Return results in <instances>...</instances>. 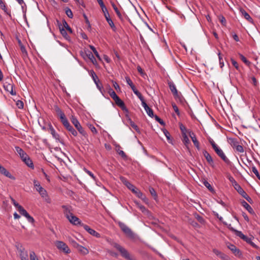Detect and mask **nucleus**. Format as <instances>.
I'll return each mask as SVG.
<instances>
[{"instance_id":"1","label":"nucleus","mask_w":260,"mask_h":260,"mask_svg":"<svg viewBox=\"0 0 260 260\" xmlns=\"http://www.w3.org/2000/svg\"><path fill=\"white\" fill-rule=\"evenodd\" d=\"M62 208L63 209V212L66 217L72 224L75 225H80L81 226V224H83L77 217L71 212L69 207L63 205L62 206Z\"/></svg>"},{"instance_id":"2","label":"nucleus","mask_w":260,"mask_h":260,"mask_svg":"<svg viewBox=\"0 0 260 260\" xmlns=\"http://www.w3.org/2000/svg\"><path fill=\"white\" fill-rule=\"evenodd\" d=\"M121 180H122L125 186L131 190L133 193H134L138 198L145 200L146 198V197L143 194V193L138 188H137L134 185L131 183L129 181L125 179L124 178H122Z\"/></svg>"},{"instance_id":"3","label":"nucleus","mask_w":260,"mask_h":260,"mask_svg":"<svg viewBox=\"0 0 260 260\" xmlns=\"http://www.w3.org/2000/svg\"><path fill=\"white\" fill-rule=\"evenodd\" d=\"M113 246L120 252L121 256L125 259L127 260H136L135 257L130 255V254L126 249H125L118 243H114Z\"/></svg>"},{"instance_id":"4","label":"nucleus","mask_w":260,"mask_h":260,"mask_svg":"<svg viewBox=\"0 0 260 260\" xmlns=\"http://www.w3.org/2000/svg\"><path fill=\"white\" fill-rule=\"evenodd\" d=\"M33 183L36 190L40 193V196L46 201H47L48 199L49 200L47 191L41 186L39 182L36 180H34Z\"/></svg>"},{"instance_id":"5","label":"nucleus","mask_w":260,"mask_h":260,"mask_svg":"<svg viewBox=\"0 0 260 260\" xmlns=\"http://www.w3.org/2000/svg\"><path fill=\"white\" fill-rule=\"evenodd\" d=\"M4 88L6 91L9 92L12 95H15L16 93L13 90L14 84L11 79L8 78L5 80Z\"/></svg>"},{"instance_id":"6","label":"nucleus","mask_w":260,"mask_h":260,"mask_svg":"<svg viewBox=\"0 0 260 260\" xmlns=\"http://www.w3.org/2000/svg\"><path fill=\"white\" fill-rule=\"evenodd\" d=\"M118 225L122 231L129 238H134L135 237L134 234L131 229L127 226L124 223L119 221L118 222Z\"/></svg>"},{"instance_id":"7","label":"nucleus","mask_w":260,"mask_h":260,"mask_svg":"<svg viewBox=\"0 0 260 260\" xmlns=\"http://www.w3.org/2000/svg\"><path fill=\"white\" fill-rule=\"evenodd\" d=\"M71 120L72 123L74 125L75 127L77 128L80 134L84 137L87 136V134L84 131V128L82 127L78 119L74 116H72Z\"/></svg>"},{"instance_id":"8","label":"nucleus","mask_w":260,"mask_h":260,"mask_svg":"<svg viewBox=\"0 0 260 260\" xmlns=\"http://www.w3.org/2000/svg\"><path fill=\"white\" fill-rule=\"evenodd\" d=\"M55 246L59 250H61L65 253H69L70 252V250L68 245L62 241H56Z\"/></svg>"},{"instance_id":"9","label":"nucleus","mask_w":260,"mask_h":260,"mask_svg":"<svg viewBox=\"0 0 260 260\" xmlns=\"http://www.w3.org/2000/svg\"><path fill=\"white\" fill-rule=\"evenodd\" d=\"M234 187L238 191V192L240 195H241L242 197L245 198L248 202L251 203L252 202V199L247 194V193L243 189V188L239 184H237Z\"/></svg>"},{"instance_id":"10","label":"nucleus","mask_w":260,"mask_h":260,"mask_svg":"<svg viewBox=\"0 0 260 260\" xmlns=\"http://www.w3.org/2000/svg\"><path fill=\"white\" fill-rule=\"evenodd\" d=\"M215 148L214 149L216 153L226 164H229L230 162L229 159L226 157L223 151L218 147L215 146Z\"/></svg>"},{"instance_id":"11","label":"nucleus","mask_w":260,"mask_h":260,"mask_svg":"<svg viewBox=\"0 0 260 260\" xmlns=\"http://www.w3.org/2000/svg\"><path fill=\"white\" fill-rule=\"evenodd\" d=\"M90 75L91 76L94 82L96 85L97 88L102 91V89L103 88L102 84L100 83V81L98 78V77L95 73V72L93 70H91L90 72Z\"/></svg>"},{"instance_id":"12","label":"nucleus","mask_w":260,"mask_h":260,"mask_svg":"<svg viewBox=\"0 0 260 260\" xmlns=\"http://www.w3.org/2000/svg\"><path fill=\"white\" fill-rule=\"evenodd\" d=\"M84 229L89 234L96 238H100L101 235L100 233L96 232L95 230L91 229L88 225L84 224H81Z\"/></svg>"},{"instance_id":"13","label":"nucleus","mask_w":260,"mask_h":260,"mask_svg":"<svg viewBox=\"0 0 260 260\" xmlns=\"http://www.w3.org/2000/svg\"><path fill=\"white\" fill-rule=\"evenodd\" d=\"M228 247L232 251L235 256L240 257L242 256V253L240 250L233 244H229Z\"/></svg>"},{"instance_id":"14","label":"nucleus","mask_w":260,"mask_h":260,"mask_svg":"<svg viewBox=\"0 0 260 260\" xmlns=\"http://www.w3.org/2000/svg\"><path fill=\"white\" fill-rule=\"evenodd\" d=\"M189 135L191 140L194 144V145L196 147V148L199 150L200 149V143L198 141L196 135L194 133L191 131L189 132Z\"/></svg>"},{"instance_id":"15","label":"nucleus","mask_w":260,"mask_h":260,"mask_svg":"<svg viewBox=\"0 0 260 260\" xmlns=\"http://www.w3.org/2000/svg\"><path fill=\"white\" fill-rule=\"evenodd\" d=\"M240 12L242 16H243L248 22L251 23V24H253V19L250 17V16L246 12L245 10L242 8L240 9Z\"/></svg>"},{"instance_id":"16","label":"nucleus","mask_w":260,"mask_h":260,"mask_svg":"<svg viewBox=\"0 0 260 260\" xmlns=\"http://www.w3.org/2000/svg\"><path fill=\"white\" fill-rule=\"evenodd\" d=\"M203 153L209 164L211 166L213 167L214 161L210 154L206 150H204Z\"/></svg>"},{"instance_id":"17","label":"nucleus","mask_w":260,"mask_h":260,"mask_svg":"<svg viewBox=\"0 0 260 260\" xmlns=\"http://www.w3.org/2000/svg\"><path fill=\"white\" fill-rule=\"evenodd\" d=\"M0 173L4 175V176L12 179L13 180H14L15 178L14 176H13L3 166H0Z\"/></svg>"},{"instance_id":"18","label":"nucleus","mask_w":260,"mask_h":260,"mask_svg":"<svg viewBox=\"0 0 260 260\" xmlns=\"http://www.w3.org/2000/svg\"><path fill=\"white\" fill-rule=\"evenodd\" d=\"M142 106L144 108L145 111L146 112L148 116H149L151 117H154L153 112L152 109H151L146 104V102H143V104H142Z\"/></svg>"},{"instance_id":"19","label":"nucleus","mask_w":260,"mask_h":260,"mask_svg":"<svg viewBox=\"0 0 260 260\" xmlns=\"http://www.w3.org/2000/svg\"><path fill=\"white\" fill-rule=\"evenodd\" d=\"M19 252L21 260H29L27 251L24 248H20L19 250Z\"/></svg>"},{"instance_id":"20","label":"nucleus","mask_w":260,"mask_h":260,"mask_svg":"<svg viewBox=\"0 0 260 260\" xmlns=\"http://www.w3.org/2000/svg\"><path fill=\"white\" fill-rule=\"evenodd\" d=\"M15 148L16 151L19 155L21 159H23V158L26 157L27 156V154L24 151V150L22 148H21L19 146H16Z\"/></svg>"},{"instance_id":"21","label":"nucleus","mask_w":260,"mask_h":260,"mask_svg":"<svg viewBox=\"0 0 260 260\" xmlns=\"http://www.w3.org/2000/svg\"><path fill=\"white\" fill-rule=\"evenodd\" d=\"M49 131L51 133V134L52 135L53 137L56 140L60 142V139H59V135L56 133L55 129L53 127V126L51 125H49Z\"/></svg>"},{"instance_id":"22","label":"nucleus","mask_w":260,"mask_h":260,"mask_svg":"<svg viewBox=\"0 0 260 260\" xmlns=\"http://www.w3.org/2000/svg\"><path fill=\"white\" fill-rule=\"evenodd\" d=\"M173 95L177 102H179L181 104L184 103L185 99L180 92H178L177 94L176 93Z\"/></svg>"},{"instance_id":"23","label":"nucleus","mask_w":260,"mask_h":260,"mask_svg":"<svg viewBox=\"0 0 260 260\" xmlns=\"http://www.w3.org/2000/svg\"><path fill=\"white\" fill-rule=\"evenodd\" d=\"M23 162H25V164L29 168H34V166L32 163V160L30 159L28 155H27L26 157L23 158L22 159Z\"/></svg>"},{"instance_id":"24","label":"nucleus","mask_w":260,"mask_h":260,"mask_svg":"<svg viewBox=\"0 0 260 260\" xmlns=\"http://www.w3.org/2000/svg\"><path fill=\"white\" fill-rule=\"evenodd\" d=\"M169 88L171 92H172L173 94L174 95L175 94H177V93L178 92L175 85L173 82L169 81L168 83Z\"/></svg>"},{"instance_id":"25","label":"nucleus","mask_w":260,"mask_h":260,"mask_svg":"<svg viewBox=\"0 0 260 260\" xmlns=\"http://www.w3.org/2000/svg\"><path fill=\"white\" fill-rule=\"evenodd\" d=\"M242 206L250 213H253L254 211L251 207L245 201H243L242 202Z\"/></svg>"},{"instance_id":"26","label":"nucleus","mask_w":260,"mask_h":260,"mask_svg":"<svg viewBox=\"0 0 260 260\" xmlns=\"http://www.w3.org/2000/svg\"><path fill=\"white\" fill-rule=\"evenodd\" d=\"M114 101L116 105L120 107L122 110H124L125 108L124 102L119 97L115 100Z\"/></svg>"},{"instance_id":"27","label":"nucleus","mask_w":260,"mask_h":260,"mask_svg":"<svg viewBox=\"0 0 260 260\" xmlns=\"http://www.w3.org/2000/svg\"><path fill=\"white\" fill-rule=\"evenodd\" d=\"M77 249L81 254L83 255H86L89 252L88 250L86 248L80 245L78 247H77Z\"/></svg>"},{"instance_id":"28","label":"nucleus","mask_w":260,"mask_h":260,"mask_svg":"<svg viewBox=\"0 0 260 260\" xmlns=\"http://www.w3.org/2000/svg\"><path fill=\"white\" fill-rule=\"evenodd\" d=\"M0 8L4 11L5 14L11 16V11L7 8L4 2H3L2 4H0Z\"/></svg>"},{"instance_id":"29","label":"nucleus","mask_w":260,"mask_h":260,"mask_svg":"<svg viewBox=\"0 0 260 260\" xmlns=\"http://www.w3.org/2000/svg\"><path fill=\"white\" fill-rule=\"evenodd\" d=\"M106 20L107 21L109 25H110V26L111 27V28H112V29L113 30V31L116 32L117 28L111 18H107L106 19Z\"/></svg>"},{"instance_id":"30","label":"nucleus","mask_w":260,"mask_h":260,"mask_svg":"<svg viewBox=\"0 0 260 260\" xmlns=\"http://www.w3.org/2000/svg\"><path fill=\"white\" fill-rule=\"evenodd\" d=\"M86 54L87 57L93 64H95L96 62V59L92 52H91L90 51H88V52L86 53Z\"/></svg>"},{"instance_id":"31","label":"nucleus","mask_w":260,"mask_h":260,"mask_svg":"<svg viewBox=\"0 0 260 260\" xmlns=\"http://www.w3.org/2000/svg\"><path fill=\"white\" fill-rule=\"evenodd\" d=\"M182 136H183L182 141H183L184 144L185 145V146L187 148H188V145L190 143V141H189L188 138L187 137L186 134H184V135H183Z\"/></svg>"},{"instance_id":"32","label":"nucleus","mask_w":260,"mask_h":260,"mask_svg":"<svg viewBox=\"0 0 260 260\" xmlns=\"http://www.w3.org/2000/svg\"><path fill=\"white\" fill-rule=\"evenodd\" d=\"M101 10L104 14L105 19L110 17L108 11L105 6L101 8Z\"/></svg>"},{"instance_id":"33","label":"nucleus","mask_w":260,"mask_h":260,"mask_svg":"<svg viewBox=\"0 0 260 260\" xmlns=\"http://www.w3.org/2000/svg\"><path fill=\"white\" fill-rule=\"evenodd\" d=\"M109 94H110V96L114 100H116L117 98H118L115 92L112 89L110 88L109 91Z\"/></svg>"},{"instance_id":"34","label":"nucleus","mask_w":260,"mask_h":260,"mask_svg":"<svg viewBox=\"0 0 260 260\" xmlns=\"http://www.w3.org/2000/svg\"><path fill=\"white\" fill-rule=\"evenodd\" d=\"M231 230L234 231L236 235V236L239 237L240 238L242 239V238L244 236V235L242 233L241 231H239L238 230H236L234 229L233 228H229Z\"/></svg>"},{"instance_id":"35","label":"nucleus","mask_w":260,"mask_h":260,"mask_svg":"<svg viewBox=\"0 0 260 260\" xmlns=\"http://www.w3.org/2000/svg\"><path fill=\"white\" fill-rule=\"evenodd\" d=\"M227 178L229 180V181L231 182V183L232 184V185L235 187L237 184H238L237 181L235 180V179L231 175H228L227 176Z\"/></svg>"},{"instance_id":"36","label":"nucleus","mask_w":260,"mask_h":260,"mask_svg":"<svg viewBox=\"0 0 260 260\" xmlns=\"http://www.w3.org/2000/svg\"><path fill=\"white\" fill-rule=\"evenodd\" d=\"M241 59L248 66H250L251 62L248 60L246 58L241 54H239Z\"/></svg>"},{"instance_id":"37","label":"nucleus","mask_w":260,"mask_h":260,"mask_svg":"<svg viewBox=\"0 0 260 260\" xmlns=\"http://www.w3.org/2000/svg\"><path fill=\"white\" fill-rule=\"evenodd\" d=\"M59 30H60V33L62 35V36L66 39H68L69 37H68L67 33L66 32V30L64 28V27L59 26Z\"/></svg>"},{"instance_id":"38","label":"nucleus","mask_w":260,"mask_h":260,"mask_svg":"<svg viewBox=\"0 0 260 260\" xmlns=\"http://www.w3.org/2000/svg\"><path fill=\"white\" fill-rule=\"evenodd\" d=\"M59 118L63 126L69 122L64 114L60 116Z\"/></svg>"},{"instance_id":"39","label":"nucleus","mask_w":260,"mask_h":260,"mask_svg":"<svg viewBox=\"0 0 260 260\" xmlns=\"http://www.w3.org/2000/svg\"><path fill=\"white\" fill-rule=\"evenodd\" d=\"M62 23H63V26H62L61 27H63L64 29L66 28L70 33H72V29L69 26L68 23L65 20L63 21Z\"/></svg>"},{"instance_id":"40","label":"nucleus","mask_w":260,"mask_h":260,"mask_svg":"<svg viewBox=\"0 0 260 260\" xmlns=\"http://www.w3.org/2000/svg\"><path fill=\"white\" fill-rule=\"evenodd\" d=\"M218 58H219L220 67L221 68H222L224 66V62H223V58L222 57V55H221V53L220 52H219L218 53Z\"/></svg>"},{"instance_id":"41","label":"nucleus","mask_w":260,"mask_h":260,"mask_svg":"<svg viewBox=\"0 0 260 260\" xmlns=\"http://www.w3.org/2000/svg\"><path fill=\"white\" fill-rule=\"evenodd\" d=\"M55 110L59 117L61 116L62 115L64 114L62 110L57 106H55Z\"/></svg>"},{"instance_id":"42","label":"nucleus","mask_w":260,"mask_h":260,"mask_svg":"<svg viewBox=\"0 0 260 260\" xmlns=\"http://www.w3.org/2000/svg\"><path fill=\"white\" fill-rule=\"evenodd\" d=\"M55 110L59 117L61 116L62 115L64 114L62 110L57 106H55Z\"/></svg>"},{"instance_id":"43","label":"nucleus","mask_w":260,"mask_h":260,"mask_svg":"<svg viewBox=\"0 0 260 260\" xmlns=\"http://www.w3.org/2000/svg\"><path fill=\"white\" fill-rule=\"evenodd\" d=\"M89 47L92 50V51H93V52L94 53L95 55L96 56V57L98 58L99 59H101L100 55H99V53L98 52V51H96L95 48L92 45H90Z\"/></svg>"},{"instance_id":"44","label":"nucleus","mask_w":260,"mask_h":260,"mask_svg":"<svg viewBox=\"0 0 260 260\" xmlns=\"http://www.w3.org/2000/svg\"><path fill=\"white\" fill-rule=\"evenodd\" d=\"M20 214L25 216L28 213L21 206L19 207V209L18 210Z\"/></svg>"},{"instance_id":"45","label":"nucleus","mask_w":260,"mask_h":260,"mask_svg":"<svg viewBox=\"0 0 260 260\" xmlns=\"http://www.w3.org/2000/svg\"><path fill=\"white\" fill-rule=\"evenodd\" d=\"M83 170L87 174H88L94 180H96V177L94 175V174L90 172V171L88 170L86 168H84Z\"/></svg>"},{"instance_id":"46","label":"nucleus","mask_w":260,"mask_h":260,"mask_svg":"<svg viewBox=\"0 0 260 260\" xmlns=\"http://www.w3.org/2000/svg\"><path fill=\"white\" fill-rule=\"evenodd\" d=\"M30 260H39L34 251H32L30 252Z\"/></svg>"},{"instance_id":"47","label":"nucleus","mask_w":260,"mask_h":260,"mask_svg":"<svg viewBox=\"0 0 260 260\" xmlns=\"http://www.w3.org/2000/svg\"><path fill=\"white\" fill-rule=\"evenodd\" d=\"M149 190L150 194L153 197H154V199H156V198L157 197V194H156V192L155 189L153 188L150 187L149 188Z\"/></svg>"},{"instance_id":"48","label":"nucleus","mask_w":260,"mask_h":260,"mask_svg":"<svg viewBox=\"0 0 260 260\" xmlns=\"http://www.w3.org/2000/svg\"><path fill=\"white\" fill-rule=\"evenodd\" d=\"M66 13L67 15L69 18H73V13H72V12L70 8H66Z\"/></svg>"},{"instance_id":"49","label":"nucleus","mask_w":260,"mask_h":260,"mask_svg":"<svg viewBox=\"0 0 260 260\" xmlns=\"http://www.w3.org/2000/svg\"><path fill=\"white\" fill-rule=\"evenodd\" d=\"M203 183L204 185L210 190V191H213V189L210 184L207 181L205 180L203 182Z\"/></svg>"},{"instance_id":"50","label":"nucleus","mask_w":260,"mask_h":260,"mask_svg":"<svg viewBox=\"0 0 260 260\" xmlns=\"http://www.w3.org/2000/svg\"><path fill=\"white\" fill-rule=\"evenodd\" d=\"M236 150L237 152L240 153H243L244 152V148L243 146L241 145H238L237 146H236Z\"/></svg>"},{"instance_id":"51","label":"nucleus","mask_w":260,"mask_h":260,"mask_svg":"<svg viewBox=\"0 0 260 260\" xmlns=\"http://www.w3.org/2000/svg\"><path fill=\"white\" fill-rule=\"evenodd\" d=\"M20 49H21V51L23 54V55L24 57H26L27 56V51H26V50L25 48V47L23 46V45H21L20 46Z\"/></svg>"},{"instance_id":"52","label":"nucleus","mask_w":260,"mask_h":260,"mask_svg":"<svg viewBox=\"0 0 260 260\" xmlns=\"http://www.w3.org/2000/svg\"><path fill=\"white\" fill-rule=\"evenodd\" d=\"M110 3L111 4V6H112V8L114 10L116 14H117L120 13V11H119L118 8L116 6V5L114 4V3L113 2H112V1H111Z\"/></svg>"},{"instance_id":"53","label":"nucleus","mask_w":260,"mask_h":260,"mask_svg":"<svg viewBox=\"0 0 260 260\" xmlns=\"http://www.w3.org/2000/svg\"><path fill=\"white\" fill-rule=\"evenodd\" d=\"M25 217L26 218V219H27L28 221L30 222V223H34V221H35V220L34 219V218L31 216L28 213H27L25 216Z\"/></svg>"},{"instance_id":"54","label":"nucleus","mask_w":260,"mask_h":260,"mask_svg":"<svg viewBox=\"0 0 260 260\" xmlns=\"http://www.w3.org/2000/svg\"><path fill=\"white\" fill-rule=\"evenodd\" d=\"M252 171L253 173L256 176V177L258 179H260V175L255 167H253L252 168Z\"/></svg>"},{"instance_id":"55","label":"nucleus","mask_w":260,"mask_h":260,"mask_svg":"<svg viewBox=\"0 0 260 260\" xmlns=\"http://www.w3.org/2000/svg\"><path fill=\"white\" fill-rule=\"evenodd\" d=\"M231 60L232 64L234 66V67L237 70H239V65H238V63H237V62L235 60H234L233 58H231Z\"/></svg>"},{"instance_id":"56","label":"nucleus","mask_w":260,"mask_h":260,"mask_svg":"<svg viewBox=\"0 0 260 260\" xmlns=\"http://www.w3.org/2000/svg\"><path fill=\"white\" fill-rule=\"evenodd\" d=\"M16 105L19 109H22L24 106V104L22 101L18 100L16 102Z\"/></svg>"},{"instance_id":"57","label":"nucleus","mask_w":260,"mask_h":260,"mask_svg":"<svg viewBox=\"0 0 260 260\" xmlns=\"http://www.w3.org/2000/svg\"><path fill=\"white\" fill-rule=\"evenodd\" d=\"M88 127L93 134H96L97 133L96 129L92 124H89Z\"/></svg>"},{"instance_id":"58","label":"nucleus","mask_w":260,"mask_h":260,"mask_svg":"<svg viewBox=\"0 0 260 260\" xmlns=\"http://www.w3.org/2000/svg\"><path fill=\"white\" fill-rule=\"evenodd\" d=\"M137 70L142 77H144L146 75V74L144 73L143 69L140 66H138L137 67Z\"/></svg>"},{"instance_id":"59","label":"nucleus","mask_w":260,"mask_h":260,"mask_svg":"<svg viewBox=\"0 0 260 260\" xmlns=\"http://www.w3.org/2000/svg\"><path fill=\"white\" fill-rule=\"evenodd\" d=\"M180 129L182 133V135H184V134H186V128L185 126H184L182 124H180Z\"/></svg>"},{"instance_id":"60","label":"nucleus","mask_w":260,"mask_h":260,"mask_svg":"<svg viewBox=\"0 0 260 260\" xmlns=\"http://www.w3.org/2000/svg\"><path fill=\"white\" fill-rule=\"evenodd\" d=\"M125 80H126V82L127 83V84H128L130 86V87L134 85V84H133L132 81L131 80V79H130V78L129 77H128V76L125 77Z\"/></svg>"},{"instance_id":"61","label":"nucleus","mask_w":260,"mask_h":260,"mask_svg":"<svg viewBox=\"0 0 260 260\" xmlns=\"http://www.w3.org/2000/svg\"><path fill=\"white\" fill-rule=\"evenodd\" d=\"M71 244H72V245L77 248V247H78L79 245V244L78 243H77L73 239H70L69 240Z\"/></svg>"},{"instance_id":"62","label":"nucleus","mask_w":260,"mask_h":260,"mask_svg":"<svg viewBox=\"0 0 260 260\" xmlns=\"http://www.w3.org/2000/svg\"><path fill=\"white\" fill-rule=\"evenodd\" d=\"M247 243L249 244L251 246H252L254 248H257V246L252 241V240L251 238H249L246 241Z\"/></svg>"},{"instance_id":"63","label":"nucleus","mask_w":260,"mask_h":260,"mask_svg":"<svg viewBox=\"0 0 260 260\" xmlns=\"http://www.w3.org/2000/svg\"><path fill=\"white\" fill-rule=\"evenodd\" d=\"M155 117V119L160 124L164 125L165 124V123L164 122V121L160 119L158 116H157V115H155L154 116Z\"/></svg>"},{"instance_id":"64","label":"nucleus","mask_w":260,"mask_h":260,"mask_svg":"<svg viewBox=\"0 0 260 260\" xmlns=\"http://www.w3.org/2000/svg\"><path fill=\"white\" fill-rule=\"evenodd\" d=\"M197 219L201 223H204L205 222V220L204 219V218L201 216L200 215H197V216L196 217Z\"/></svg>"}]
</instances>
